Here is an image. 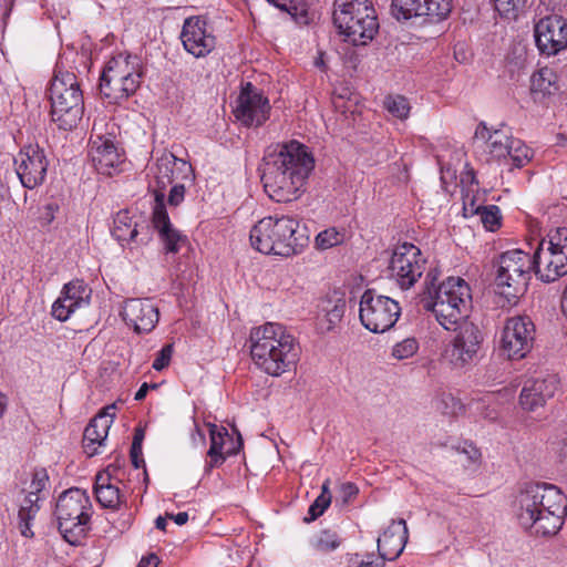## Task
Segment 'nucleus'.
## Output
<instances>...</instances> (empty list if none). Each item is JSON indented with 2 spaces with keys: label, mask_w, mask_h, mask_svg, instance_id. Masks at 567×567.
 <instances>
[{
  "label": "nucleus",
  "mask_w": 567,
  "mask_h": 567,
  "mask_svg": "<svg viewBox=\"0 0 567 567\" xmlns=\"http://www.w3.org/2000/svg\"><path fill=\"white\" fill-rule=\"evenodd\" d=\"M17 175L25 188L42 184L47 176L49 162L39 145L23 147L14 158Z\"/></svg>",
  "instance_id": "18"
},
{
  "label": "nucleus",
  "mask_w": 567,
  "mask_h": 567,
  "mask_svg": "<svg viewBox=\"0 0 567 567\" xmlns=\"http://www.w3.org/2000/svg\"><path fill=\"white\" fill-rule=\"evenodd\" d=\"M475 213L480 216L481 221L486 230L495 231L501 226V210L495 205L480 206Z\"/></svg>",
  "instance_id": "38"
},
{
  "label": "nucleus",
  "mask_w": 567,
  "mask_h": 567,
  "mask_svg": "<svg viewBox=\"0 0 567 567\" xmlns=\"http://www.w3.org/2000/svg\"><path fill=\"white\" fill-rule=\"evenodd\" d=\"M533 156L532 150L525 145L520 140L514 138L511 146V152L507 157L513 162V165L517 168L526 165Z\"/></svg>",
  "instance_id": "40"
},
{
  "label": "nucleus",
  "mask_w": 567,
  "mask_h": 567,
  "mask_svg": "<svg viewBox=\"0 0 567 567\" xmlns=\"http://www.w3.org/2000/svg\"><path fill=\"white\" fill-rule=\"evenodd\" d=\"M532 269V258L527 252L520 249L503 252L497 262L496 291L508 302H516L527 290Z\"/></svg>",
  "instance_id": "12"
},
{
  "label": "nucleus",
  "mask_w": 567,
  "mask_h": 567,
  "mask_svg": "<svg viewBox=\"0 0 567 567\" xmlns=\"http://www.w3.org/2000/svg\"><path fill=\"white\" fill-rule=\"evenodd\" d=\"M193 183V181H177L172 185V188L168 194V204L171 206H177L184 200L185 196V184Z\"/></svg>",
  "instance_id": "47"
},
{
  "label": "nucleus",
  "mask_w": 567,
  "mask_h": 567,
  "mask_svg": "<svg viewBox=\"0 0 567 567\" xmlns=\"http://www.w3.org/2000/svg\"><path fill=\"white\" fill-rule=\"evenodd\" d=\"M419 349V343L414 338H406L398 342L392 348V357L398 360H404L413 357Z\"/></svg>",
  "instance_id": "42"
},
{
  "label": "nucleus",
  "mask_w": 567,
  "mask_h": 567,
  "mask_svg": "<svg viewBox=\"0 0 567 567\" xmlns=\"http://www.w3.org/2000/svg\"><path fill=\"white\" fill-rule=\"evenodd\" d=\"M270 113L269 100L255 90L251 83L243 87L234 110L236 118L246 126H260Z\"/></svg>",
  "instance_id": "19"
},
{
  "label": "nucleus",
  "mask_w": 567,
  "mask_h": 567,
  "mask_svg": "<svg viewBox=\"0 0 567 567\" xmlns=\"http://www.w3.org/2000/svg\"><path fill=\"white\" fill-rule=\"evenodd\" d=\"M557 385L558 382L553 375L526 381L519 395L522 408L534 411L544 406L546 401L554 396Z\"/></svg>",
  "instance_id": "25"
},
{
  "label": "nucleus",
  "mask_w": 567,
  "mask_h": 567,
  "mask_svg": "<svg viewBox=\"0 0 567 567\" xmlns=\"http://www.w3.org/2000/svg\"><path fill=\"white\" fill-rule=\"evenodd\" d=\"M359 488L355 484L346 482L339 485L338 496L336 502H340L342 506L348 505L353 498L357 497Z\"/></svg>",
  "instance_id": "46"
},
{
  "label": "nucleus",
  "mask_w": 567,
  "mask_h": 567,
  "mask_svg": "<svg viewBox=\"0 0 567 567\" xmlns=\"http://www.w3.org/2000/svg\"><path fill=\"white\" fill-rule=\"evenodd\" d=\"M94 493L99 504L109 509H118L124 496L117 485L112 482L109 473H100L95 478Z\"/></svg>",
  "instance_id": "30"
},
{
  "label": "nucleus",
  "mask_w": 567,
  "mask_h": 567,
  "mask_svg": "<svg viewBox=\"0 0 567 567\" xmlns=\"http://www.w3.org/2000/svg\"><path fill=\"white\" fill-rule=\"evenodd\" d=\"M249 340L252 361L271 377L290 371L299 360V344L279 323L267 322L252 328Z\"/></svg>",
  "instance_id": "3"
},
{
  "label": "nucleus",
  "mask_w": 567,
  "mask_h": 567,
  "mask_svg": "<svg viewBox=\"0 0 567 567\" xmlns=\"http://www.w3.org/2000/svg\"><path fill=\"white\" fill-rule=\"evenodd\" d=\"M166 517L173 519L177 525H185L188 520V514L186 512H181L177 514H166Z\"/></svg>",
  "instance_id": "55"
},
{
  "label": "nucleus",
  "mask_w": 567,
  "mask_h": 567,
  "mask_svg": "<svg viewBox=\"0 0 567 567\" xmlns=\"http://www.w3.org/2000/svg\"><path fill=\"white\" fill-rule=\"evenodd\" d=\"M516 515L524 528L537 535H555L567 516V497L555 485L527 483L516 497Z\"/></svg>",
  "instance_id": "2"
},
{
  "label": "nucleus",
  "mask_w": 567,
  "mask_h": 567,
  "mask_svg": "<svg viewBox=\"0 0 567 567\" xmlns=\"http://www.w3.org/2000/svg\"><path fill=\"white\" fill-rule=\"evenodd\" d=\"M49 483V475L47 473V470L39 468L35 470L32 474V481L30 483V491L29 494H32L34 496H40V493L45 489L47 485Z\"/></svg>",
  "instance_id": "45"
},
{
  "label": "nucleus",
  "mask_w": 567,
  "mask_h": 567,
  "mask_svg": "<svg viewBox=\"0 0 567 567\" xmlns=\"http://www.w3.org/2000/svg\"><path fill=\"white\" fill-rule=\"evenodd\" d=\"M91 293L92 290L81 280L66 284L52 305V316L59 321H66L75 310L89 306Z\"/></svg>",
  "instance_id": "23"
},
{
  "label": "nucleus",
  "mask_w": 567,
  "mask_h": 567,
  "mask_svg": "<svg viewBox=\"0 0 567 567\" xmlns=\"http://www.w3.org/2000/svg\"><path fill=\"white\" fill-rule=\"evenodd\" d=\"M172 354H173V347L172 344H166L165 347H163L155 360L153 361V369L156 370V371H162L164 368L168 367L169 362H171V359H172Z\"/></svg>",
  "instance_id": "48"
},
{
  "label": "nucleus",
  "mask_w": 567,
  "mask_h": 567,
  "mask_svg": "<svg viewBox=\"0 0 567 567\" xmlns=\"http://www.w3.org/2000/svg\"><path fill=\"white\" fill-rule=\"evenodd\" d=\"M333 22L344 40L353 45H364L373 39L379 23L369 0H336Z\"/></svg>",
  "instance_id": "9"
},
{
  "label": "nucleus",
  "mask_w": 567,
  "mask_h": 567,
  "mask_svg": "<svg viewBox=\"0 0 567 567\" xmlns=\"http://www.w3.org/2000/svg\"><path fill=\"white\" fill-rule=\"evenodd\" d=\"M475 140L484 142V151L493 158L502 159L507 158L514 137L506 126L491 130L484 123H481L476 127Z\"/></svg>",
  "instance_id": "27"
},
{
  "label": "nucleus",
  "mask_w": 567,
  "mask_h": 567,
  "mask_svg": "<svg viewBox=\"0 0 567 567\" xmlns=\"http://www.w3.org/2000/svg\"><path fill=\"white\" fill-rule=\"evenodd\" d=\"M430 278L431 274H427L421 305L434 315L445 330H451L467 316L472 301L471 288L461 277H450L437 286L434 284L435 277Z\"/></svg>",
  "instance_id": "5"
},
{
  "label": "nucleus",
  "mask_w": 567,
  "mask_h": 567,
  "mask_svg": "<svg viewBox=\"0 0 567 567\" xmlns=\"http://www.w3.org/2000/svg\"><path fill=\"white\" fill-rule=\"evenodd\" d=\"M168 517H163V516H158L156 519H155V526L157 529H161V530H165L166 529V526H167V519Z\"/></svg>",
  "instance_id": "60"
},
{
  "label": "nucleus",
  "mask_w": 567,
  "mask_h": 567,
  "mask_svg": "<svg viewBox=\"0 0 567 567\" xmlns=\"http://www.w3.org/2000/svg\"><path fill=\"white\" fill-rule=\"evenodd\" d=\"M409 538L404 519L392 520L390 526L378 538L379 557L385 560L396 559L403 551Z\"/></svg>",
  "instance_id": "26"
},
{
  "label": "nucleus",
  "mask_w": 567,
  "mask_h": 567,
  "mask_svg": "<svg viewBox=\"0 0 567 567\" xmlns=\"http://www.w3.org/2000/svg\"><path fill=\"white\" fill-rule=\"evenodd\" d=\"M267 1L284 11H288V9H289L290 0H267Z\"/></svg>",
  "instance_id": "57"
},
{
  "label": "nucleus",
  "mask_w": 567,
  "mask_h": 567,
  "mask_svg": "<svg viewBox=\"0 0 567 567\" xmlns=\"http://www.w3.org/2000/svg\"><path fill=\"white\" fill-rule=\"evenodd\" d=\"M51 120L59 128L76 127L84 111L83 94L74 73L58 71L50 85Z\"/></svg>",
  "instance_id": "8"
},
{
  "label": "nucleus",
  "mask_w": 567,
  "mask_h": 567,
  "mask_svg": "<svg viewBox=\"0 0 567 567\" xmlns=\"http://www.w3.org/2000/svg\"><path fill=\"white\" fill-rule=\"evenodd\" d=\"M558 90L557 75L550 68H542L530 78V91L542 95H550Z\"/></svg>",
  "instance_id": "32"
},
{
  "label": "nucleus",
  "mask_w": 567,
  "mask_h": 567,
  "mask_svg": "<svg viewBox=\"0 0 567 567\" xmlns=\"http://www.w3.org/2000/svg\"><path fill=\"white\" fill-rule=\"evenodd\" d=\"M426 259L419 247L403 243L392 252L389 271L401 289H409L421 278Z\"/></svg>",
  "instance_id": "16"
},
{
  "label": "nucleus",
  "mask_w": 567,
  "mask_h": 567,
  "mask_svg": "<svg viewBox=\"0 0 567 567\" xmlns=\"http://www.w3.org/2000/svg\"><path fill=\"white\" fill-rule=\"evenodd\" d=\"M141 81L140 59L130 54H118L105 64L100 78V90L105 97L120 102L133 95Z\"/></svg>",
  "instance_id": "10"
},
{
  "label": "nucleus",
  "mask_w": 567,
  "mask_h": 567,
  "mask_svg": "<svg viewBox=\"0 0 567 567\" xmlns=\"http://www.w3.org/2000/svg\"><path fill=\"white\" fill-rule=\"evenodd\" d=\"M54 514L65 542L80 545L91 529L92 504L87 493L78 487L64 491L58 498Z\"/></svg>",
  "instance_id": "7"
},
{
  "label": "nucleus",
  "mask_w": 567,
  "mask_h": 567,
  "mask_svg": "<svg viewBox=\"0 0 567 567\" xmlns=\"http://www.w3.org/2000/svg\"><path fill=\"white\" fill-rule=\"evenodd\" d=\"M112 235L123 247L137 248L152 240L153 231L146 220L134 218L127 210H121L114 217Z\"/></svg>",
  "instance_id": "20"
},
{
  "label": "nucleus",
  "mask_w": 567,
  "mask_h": 567,
  "mask_svg": "<svg viewBox=\"0 0 567 567\" xmlns=\"http://www.w3.org/2000/svg\"><path fill=\"white\" fill-rule=\"evenodd\" d=\"M536 277L546 284L567 275V227L551 229L543 238L533 255Z\"/></svg>",
  "instance_id": "11"
},
{
  "label": "nucleus",
  "mask_w": 567,
  "mask_h": 567,
  "mask_svg": "<svg viewBox=\"0 0 567 567\" xmlns=\"http://www.w3.org/2000/svg\"><path fill=\"white\" fill-rule=\"evenodd\" d=\"M156 388H157V384H155V383L154 384H148V383L144 382L140 386V389L136 391V393L134 395V399L136 401H142L146 396V394H147L150 389H156Z\"/></svg>",
  "instance_id": "53"
},
{
  "label": "nucleus",
  "mask_w": 567,
  "mask_h": 567,
  "mask_svg": "<svg viewBox=\"0 0 567 567\" xmlns=\"http://www.w3.org/2000/svg\"><path fill=\"white\" fill-rule=\"evenodd\" d=\"M299 223L289 216H268L260 219L250 230V244L254 249L281 257L300 254L307 238L299 237Z\"/></svg>",
  "instance_id": "6"
},
{
  "label": "nucleus",
  "mask_w": 567,
  "mask_h": 567,
  "mask_svg": "<svg viewBox=\"0 0 567 567\" xmlns=\"http://www.w3.org/2000/svg\"><path fill=\"white\" fill-rule=\"evenodd\" d=\"M330 483L331 481L327 478L321 487L320 495L315 499V502L310 505L308 509L309 517L306 518L307 522H312L317 519L319 516H321L324 511L329 507L331 504V493H330Z\"/></svg>",
  "instance_id": "36"
},
{
  "label": "nucleus",
  "mask_w": 567,
  "mask_h": 567,
  "mask_svg": "<svg viewBox=\"0 0 567 567\" xmlns=\"http://www.w3.org/2000/svg\"><path fill=\"white\" fill-rule=\"evenodd\" d=\"M89 155L95 169L105 175H111L112 169L122 162L121 154L114 143V136L95 133V126L90 138Z\"/></svg>",
  "instance_id": "24"
},
{
  "label": "nucleus",
  "mask_w": 567,
  "mask_h": 567,
  "mask_svg": "<svg viewBox=\"0 0 567 567\" xmlns=\"http://www.w3.org/2000/svg\"><path fill=\"white\" fill-rule=\"evenodd\" d=\"M492 400H494V394H486L483 396L482 400L475 401V402H473V404L475 405V409L478 411L483 403H485V402L489 403V402H492Z\"/></svg>",
  "instance_id": "58"
},
{
  "label": "nucleus",
  "mask_w": 567,
  "mask_h": 567,
  "mask_svg": "<svg viewBox=\"0 0 567 567\" xmlns=\"http://www.w3.org/2000/svg\"><path fill=\"white\" fill-rule=\"evenodd\" d=\"M536 47L544 55H556L567 49V19L550 13L540 18L534 25Z\"/></svg>",
  "instance_id": "17"
},
{
  "label": "nucleus",
  "mask_w": 567,
  "mask_h": 567,
  "mask_svg": "<svg viewBox=\"0 0 567 567\" xmlns=\"http://www.w3.org/2000/svg\"><path fill=\"white\" fill-rule=\"evenodd\" d=\"M485 417H492V413H483Z\"/></svg>",
  "instance_id": "61"
},
{
  "label": "nucleus",
  "mask_w": 567,
  "mask_h": 567,
  "mask_svg": "<svg viewBox=\"0 0 567 567\" xmlns=\"http://www.w3.org/2000/svg\"><path fill=\"white\" fill-rule=\"evenodd\" d=\"M385 563L373 554H353L348 558V567H384Z\"/></svg>",
  "instance_id": "43"
},
{
  "label": "nucleus",
  "mask_w": 567,
  "mask_h": 567,
  "mask_svg": "<svg viewBox=\"0 0 567 567\" xmlns=\"http://www.w3.org/2000/svg\"><path fill=\"white\" fill-rule=\"evenodd\" d=\"M181 40L184 49L195 58L206 56L216 45V39L207 30L206 21L198 17H190L184 21Z\"/></svg>",
  "instance_id": "21"
},
{
  "label": "nucleus",
  "mask_w": 567,
  "mask_h": 567,
  "mask_svg": "<svg viewBox=\"0 0 567 567\" xmlns=\"http://www.w3.org/2000/svg\"><path fill=\"white\" fill-rule=\"evenodd\" d=\"M131 460L135 468H138L141 463H144L142 458V447L131 446Z\"/></svg>",
  "instance_id": "51"
},
{
  "label": "nucleus",
  "mask_w": 567,
  "mask_h": 567,
  "mask_svg": "<svg viewBox=\"0 0 567 567\" xmlns=\"http://www.w3.org/2000/svg\"><path fill=\"white\" fill-rule=\"evenodd\" d=\"M8 401L6 395L0 391V420L7 410Z\"/></svg>",
  "instance_id": "59"
},
{
  "label": "nucleus",
  "mask_w": 567,
  "mask_h": 567,
  "mask_svg": "<svg viewBox=\"0 0 567 567\" xmlns=\"http://www.w3.org/2000/svg\"><path fill=\"white\" fill-rule=\"evenodd\" d=\"M316 64L320 65V64H322V61H317Z\"/></svg>",
  "instance_id": "62"
},
{
  "label": "nucleus",
  "mask_w": 567,
  "mask_h": 567,
  "mask_svg": "<svg viewBox=\"0 0 567 567\" xmlns=\"http://www.w3.org/2000/svg\"><path fill=\"white\" fill-rule=\"evenodd\" d=\"M536 328L528 316L507 318L501 332L499 351L509 360L525 358L534 346Z\"/></svg>",
  "instance_id": "15"
},
{
  "label": "nucleus",
  "mask_w": 567,
  "mask_h": 567,
  "mask_svg": "<svg viewBox=\"0 0 567 567\" xmlns=\"http://www.w3.org/2000/svg\"><path fill=\"white\" fill-rule=\"evenodd\" d=\"M262 162L265 192L278 203L299 198L315 168V158L308 147L295 140L269 146Z\"/></svg>",
  "instance_id": "1"
},
{
  "label": "nucleus",
  "mask_w": 567,
  "mask_h": 567,
  "mask_svg": "<svg viewBox=\"0 0 567 567\" xmlns=\"http://www.w3.org/2000/svg\"><path fill=\"white\" fill-rule=\"evenodd\" d=\"M346 310V300L334 292L320 300L318 305V324L322 332H329L341 321Z\"/></svg>",
  "instance_id": "29"
},
{
  "label": "nucleus",
  "mask_w": 567,
  "mask_h": 567,
  "mask_svg": "<svg viewBox=\"0 0 567 567\" xmlns=\"http://www.w3.org/2000/svg\"><path fill=\"white\" fill-rule=\"evenodd\" d=\"M210 447L207 452L209 462L206 464L205 471L210 472L213 467L223 464L226 457L234 453L233 450L224 451L225 440L229 437L228 432L215 424H209Z\"/></svg>",
  "instance_id": "31"
},
{
  "label": "nucleus",
  "mask_w": 567,
  "mask_h": 567,
  "mask_svg": "<svg viewBox=\"0 0 567 567\" xmlns=\"http://www.w3.org/2000/svg\"><path fill=\"white\" fill-rule=\"evenodd\" d=\"M526 0H495V8L501 16L516 18L517 12L525 7Z\"/></svg>",
  "instance_id": "44"
},
{
  "label": "nucleus",
  "mask_w": 567,
  "mask_h": 567,
  "mask_svg": "<svg viewBox=\"0 0 567 567\" xmlns=\"http://www.w3.org/2000/svg\"><path fill=\"white\" fill-rule=\"evenodd\" d=\"M346 234L334 227L320 231L316 237V247L326 250L343 243Z\"/></svg>",
  "instance_id": "39"
},
{
  "label": "nucleus",
  "mask_w": 567,
  "mask_h": 567,
  "mask_svg": "<svg viewBox=\"0 0 567 567\" xmlns=\"http://www.w3.org/2000/svg\"><path fill=\"white\" fill-rule=\"evenodd\" d=\"M452 0H425L423 18L431 23L440 22L449 17Z\"/></svg>",
  "instance_id": "35"
},
{
  "label": "nucleus",
  "mask_w": 567,
  "mask_h": 567,
  "mask_svg": "<svg viewBox=\"0 0 567 567\" xmlns=\"http://www.w3.org/2000/svg\"><path fill=\"white\" fill-rule=\"evenodd\" d=\"M155 206L152 224L157 230L166 252L176 254L187 244V237L173 227L165 204V189L177 181H194V169L189 163L172 153H164L156 163Z\"/></svg>",
  "instance_id": "4"
},
{
  "label": "nucleus",
  "mask_w": 567,
  "mask_h": 567,
  "mask_svg": "<svg viewBox=\"0 0 567 567\" xmlns=\"http://www.w3.org/2000/svg\"><path fill=\"white\" fill-rule=\"evenodd\" d=\"M540 4L546 8V11H560L561 0H540Z\"/></svg>",
  "instance_id": "54"
},
{
  "label": "nucleus",
  "mask_w": 567,
  "mask_h": 567,
  "mask_svg": "<svg viewBox=\"0 0 567 567\" xmlns=\"http://www.w3.org/2000/svg\"><path fill=\"white\" fill-rule=\"evenodd\" d=\"M39 501L40 496H34L28 493L23 503L20 506L18 517L20 520V530L24 537L33 536L30 523L35 517L40 509Z\"/></svg>",
  "instance_id": "34"
},
{
  "label": "nucleus",
  "mask_w": 567,
  "mask_h": 567,
  "mask_svg": "<svg viewBox=\"0 0 567 567\" xmlns=\"http://www.w3.org/2000/svg\"><path fill=\"white\" fill-rule=\"evenodd\" d=\"M341 544V540L337 533L329 529L321 530L313 539L315 549L329 553L336 550Z\"/></svg>",
  "instance_id": "41"
},
{
  "label": "nucleus",
  "mask_w": 567,
  "mask_h": 567,
  "mask_svg": "<svg viewBox=\"0 0 567 567\" xmlns=\"http://www.w3.org/2000/svg\"><path fill=\"white\" fill-rule=\"evenodd\" d=\"M143 440H144V431L138 427L135 430L132 446L142 447Z\"/></svg>",
  "instance_id": "56"
},
{
  "label": "nucleus",
  "mask_w": 567,
  "mask_h": 567,
  "mask_svg": "<svg viewBox=\"0 0 567 567\" xmlns=\"http://www.w3.org/2000/svg\"><path fill=\"white\" fill-rule=\"evenodd\" d=\"M114 409V405L105 408L95 415L85 427L83 447L89 456L97 454L99 447L104 444L114 417V414H111L109 411Z\"/></svg>",
  "instance_id": "28"
},
{
  "label": "nucleus",
  "mask_w": 567,
  "mask_h": 567,
  "mask_svg": "<svg viewBox=\"0 0 567 567\" xmlns=\"http://www.w3.org/2000/svg\"><path fill=\"white\" fill-rule=\"evenodd\" d=\"M557 454L561 463L567 465V433L557 443Z\"/></svg>",
  "instance_id": "49"
},
{
  "label": "nucleus",
  "mask_w": 567,
  "mask_h": 567,
  "mask_svg": "<svg viewBox=\"0 0 567 567\" xmlns=\"http://www.w3.org/2000/svg\"><path fill=\"white\" fill-rule=\"evenodd\" d=\"M121 316L136 333H148L156 327L159 311L150 299L132 298L124 301Z\"/></svg>",
  "instance_id": "22"
},
{
  "label": "nucleus",
  "mask_w": 567,
  "mask_h": 567,
  "mask_svg": "<svg viewBox=\"0 0 567 567\" xmlns=\"http://www.w3.org/2000/svg\"><path fill=\"white\" fill-rule=\"evenodd\" d=\"M425 0H392L391 13L396 20L423 18Z\"/></svg>",
  "instance_id": "33"
},
{
  "label": "nucleus",
  "mask_w": 567,
  "mask_h": 567,
  "mask_svg": "<svg viewBox=\"0 0 567 567\" xmlns=\"http://www.w3.org/2000/svg\"><path fill=\"white\" fill-rule=\"evenodd\" d=\"M401 313L399 303L386 296L367 290L361 297L359 317L371 332L382 333L392 328Z\"/></svg>",
  "instance_id": "13"
},
{
  "label": "nucleus",
  "mask_w": 567,
  "mask_h": 567,
  "mask_svg": "<svg viewBox=\"0 0 567 567\" xmlns=\"http://www.w3.org/2000/svg\"><path fill=\"white\" fill-rule=\"evenodd\" d=\"M383 104L390 114L400 120L408 118L411 111L408 99L402 95H389L384 99Z\"/></svg>",
  "instance_id": "37"
},
{
  "label": "nucleus",
  "mask_w": 567,
  "mask_h": 567,
  "mask_svg": "<svg viewBox=\"0 0 567 567\" xmlns=\"http://www.w3.org/2000/svg\"><path fill=\"white\" fill-rule=\"evenodd\" d=\"M158 561V557L155 554H150L145 557H142L137 567H157Z\"/></svg>",
  "instance_id": "52"
},
{
  "label": "nucleus",
  "mask_w": 567,
  "mask_h": 567,
  "mask_svg": "<svg viewBox=\"0 0 567 567\" xmlns=\"http://www.w3.org/2000/svg\"><path fill=\"white\" fill-rule=\"evenodd\" d=\"M464 453L470 464L477 465L481 462L482 454L476 447L470 446V450H464Z\"/></svg>",
  "instance_id": "50"
},
{
  "label": "nucleus",
  "mask_w": 567,
  "mask_h": 567,
  "mask_svg": "<svg viewBox=\"0 0 567 567\" xmlns=\"http://www.w3.org/2000/svg\"><path fill=\"white\" fill-rule=\"evenodd\" d=\"M483 340V333L476 324L463 322L445 344L442 359L452 369H465L475 360Z\"/></svg>",
  "instance_id": "14"
}]
</instances>
